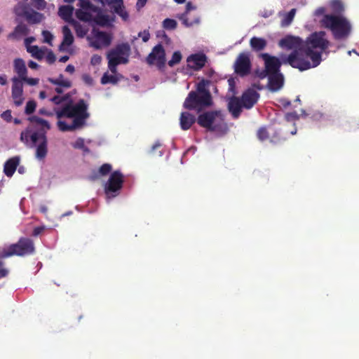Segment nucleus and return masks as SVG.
<instances>
[{"label":"nucleus","mask_w":359,"mask_h":359,"mask_svg":"<svg viewBox=\"0 0 359 359\" xmlns=\"http://www.w3.org/2000/svg\"><path fill=\"white\" fill-rule=\"evenodd\" d=\"M112 170V166L109 163H104L102 165L97 171H94L90 175V178L92 180H96L101 176L107 175Z\"/></svg>","instance_id":"nucleus-27"},{"label":"nucleus","mask_w":359,"mask_h":359,"mask_svg":"<svg viewBox=\"0 0 359 359\" xmlns=\"http://www.w3.org/2000/svg\"><path fill=\"white\" fill-rule=\"evenodd\" d=\"M27 50L32 54V57L39 60H42L44 56V53L37 46H27Z\"/></svg>","instance_id":"nucleus-35"},{"label":"nucleus","mask_w":359,"mask_h":359,"mask_svg":"<svg viewBox=\"0 0 359 359\" xmlns=\"http://www.w3.org/2000/svg\"><path fill=\"white\" fill-rule=\"evenodd\" d=\"M177 23L176 20L170 18H166L163 21V27L165 29L173 30L176 29Z\"/></svg>","instance_id":"nucleus-40"},{"label":"nucleus","mask_w":359,"mask_h":359,"mask_svg":"<svg viewBox=\"0 0 359 359\" xmlns=\"http://www.w3.org/2000/svg\"><path fill=\"white\" fill-rule=\"evenodd\" d=\"M283 85V76L279 72L269 74V88L272 91H277Z\"/></svg>","instance_id":"nucleus-19"},{"label":"nucleus","mask_w":359,"mask_h":359,"mask_svg":"<svg viewBox=\"0 0 359 359\" xmlns=\"http://www.w3.org/2000/svg\"><path fill=\"white\" fill-rule=\"evenodd\" d=\"M28 66L29 68L33 69H37L39 67L38 64L32 60H30L28 62Z\"/></svg>","instance_id":"nucleus-60"},{"label":"nucleus","mask_w":359,"mask_h":359,"mask_svg":"<svg viewBox=\"0 0 359 359\" xmlns=\"http://www.w3.org/2000/svg\"><path fill=\"white\" fill-rule=\"evenodd\" d=\"M35 245L34 241L29 238L21 237L16 243L11 244L0 250V258L11 256L24 257L34 254Z\"/></svg>","instance_id":"nucleus-7"},{"label":"nucleus","mask_w":359,"mask_h":359,"mask_svg":"<svg viewBox=\"0 0 359 359\" xmlns=\"http://www.w3.org/2000/svg\"><path fill=\"white\" fill-rule=\"evenodd\" d=\"M107 58L109 61H114L118 62V65L120 64H127L129 61L128 58L126 57H123L118 55H111V50L107 54Z\"/></svg>","instance_id":"nucleus-37"},{"label":"nucleus","mask_w":359,"mask_h":359,"mask_svg":"<svg viewBox=\"0 0 359 359\" xmlns=\"http://www.w3.org/2000/svg\"><path fill=\"white\" fill-rule=\"evenodd\" d=\"M42 35L43 36V41L48 43H50L53 39V34L49 31L43 30L42 32Z\"/></svg>","instance_id":"nucleus-45"},{"label":"nucleus","mask_w":359,"mask_h":359,"mask_svg":"<svg viewBox=\"0 0 359 359\" xmlns=\"http://www.w3.org/2000/svg\"><path fill=\"white\" fill-rule=\"evenodd\" d=\"M251 68L252 63L250 53L248 52L241 53L233 64L234 72L238 76L244 77L250 74Z\"/></svg>","instance_id":"nucleus-12"},{"label":"nucleus","mask_w":359,"mask_h":359,"mask_svg":"<svg viewBox=\"0 0 359 359\" xmlns=\"http://www.w3.org/2000/svg\"><path fill=\"white\" fill-rule=\"evenodd\" d=\"M138 35H139V36L142 37V41L144 42L148 41L150 38V34H149V31H147V30H144L143 32H140Z\"/></svg>","instance_id":"nucleus-51"},{"label":"nucleus","mask_w":359,"mask_h":359,"mask_svg":"<svg viewBox=\"0 0 359 359\" xmlns=\"http://www.w3.org/2000/svg\"><path fill=\"white\" fill-rule=\"evenodd\" d=\"M28 26L22 22L19 23L14 30L8 35V39H20L22 36L29 34Z\"/></svg>","instance_id":"nucleus-20"},{"label":"nucleus","mask_w":359,"mask_h":359,"mask_svg":"<svg viewBox=\"0 0 359 359\" xmlns=\"http://www.w3.org/2000/svg\"><path fill=\"white\" fill-rule=\"evenodd\" d=\"M35 41V38L34 36H29L25 39V43L27 46H29V45L34 42Z\"/></svg>","instance_id":"nucleus-59"},{"label":"nucleus","mask_w":359,"mask_h":359,"mask_svg":"<svg viewBox=\"0 0 359 359\" xmlns=\"http://www.w3.org/2000/svg\"><path fill=\"white\" fill-rule=\"evenodd\" d=\"M20 163V158L14 156L6 161L4 166V172L7 177H12Z\"/></svg>","instance_id":"nucleus-22"},{"label":"nucleus","mask_w":359,"mask_h":359,"mask_svg":"<svg viewBox=\"0 0 359 359\" xmlns=\"http://www.w3.org/2000/svg\"><path fill=\"white\" fill-rule=\"evenodd\" d=\"M39 114L41 115H45L48 116H52L53 113L47 111L45 108H41L39 110Z\"/></svg>","instance_id":"nucleus-57"},{"label":"nucleus","mask_w":359,"mask_h":359,"mask_svg":"<svg viewBox=\"0 0 359 359\" xmlns=\"http://www.w3.org/2000/svg\"><path fill=\"white\" fill-rule=\"evenodd\" d=\"M13 12L16 16L24 18L29 25L40 24L46 18L44 14L36 11L27 3L18 2Z\"/></svg>","instance_id":"nucleus-8"},{"label":"nucleus","mask_w":359,"mask_h":359,"mask_svg":"<svg viewBox=\"0 0 359 359\" xmlns=\"http://www.w3.org/2000/svg\"><path fill=\"white\" fill-rule=\"evenodd\" d=\"M118 81V78L114 75H109L107 73H104L101 78V83L103 85L107 83L116 84Z\"/></svg>","instance_id":"nucleus-38"},{"label":"nucleus","mask_w":359,"mask_h":359,"mask_svg":"<svg viewBox=\"0 0 359 359\" xmlns=\"http://www.w3.org/2000/svg\"><path fill=\"white\" fill-rule=\"evenodd\" d=\"M102 62V57L97 54H95L90 59V64L93 66L99 65Z\"/></svg>","instance_id":"nucleus-48"},{"label":"nucleus","mask_w":359,"mask_h":359,"mask_svg":"<svg viewBox=\"0 0 359 359\" xmlns=\"http://www.w3.org/2000/svg\"><path fill=\"white\" fill-rule=\"evenodd\" d=\"M82 79H83V81L86 83H87V84H88V85H92V84L93 83V79H92V77H91L90 75H88V74H83V75L82 76Z\"/></svg>","instance_id":"nucleus-54"},{"label":"nucleus","mask_w":359,"mask_h":359,"mask_svg":"<svg viewBox=\"0 0 359 359\" xmlns=\"http://www.w3.org/2000/svg\"><path fill=\"white\" fill-rule=\"evenodd\" d=\"M295 13H296L295 8H292L288 13H287L281 21V25L283 27H287V26L290 25L292 23V22L294 18Z\"/></svg>","instance_id":"nucleus-36"},{"label":"nucleus","mask_w":359,"mask_h":359,"mask_svg":"<svg viewBox=\"0 0 359 359\" xmlns=\"http://www.w3.org/2000/svg\"><path fill=\"white\" fill-rule=\"evenodd\" d=\"M14 70L18 74L19 79H21L27 74V69L22 59L17 58L14 60Z\"/></svg>","instance_id":"nucleus-28"},{"label":"nucleus","mask_w":359,"mask_h":359,"mask_svg":"<svg viewBox=\"0 0 359 359\" xmlns=\"http://www.w3.org/2000/svg\"><path fill=\"white\" fill-rule=\"evenodd\" d=\"M48 81L54 85L66 88H69L72 86V82L68 79H65L62 74H60L57 79L49 78Z\"/></svg>","instance_id":"nucleus-30"},{"label":"nucleus","mask_w":359,"mask_h":359,"mask_svg":"<svg viewBox=\"0 0 359 359\" xmlns=\"http://www.w3.org/2000/svg\"><path fill=\"white\" fill-rule=\"evenodd\" d=\"M250 46L252 50L259 52L265 49L267 46V41L264 38L253 36L250 40Z\"/></svg>","instance_id":"nucleus-26"},{"label":"nucleus","mask_w":359,"mask_h":359,"mask_svg":"<svg viewBox=\"0 0 359 359\" xmlns=\"http://www.w3.org/2000/svg\"><path fill=\"white\" fill-rule=\"evenodd\" d=\"M267 75H269V73H268V72H266V69H265L264 70L262 71V72L258 74V76H259L260 79H264V78H265Z\"/></svg>","instance_id":"nucleus-64"},{"label":"nucleus","mask_w":359,"mask_h":359,"mask_svg":"<svg viewBox=\"0 0 359 359\" xmlns=\"http://www.w3.org/2000/svg\"><path fill=\"white\" fill-rule=\"evenodd\" d=\"M242 107H243V102L239 97L233 96L229 100L228 109L234 118L240 116Z\"/></svg>","instance_id":"nucleus-18"},{"label":"nucleus","mask_w":359,"mask_h":359,"mask_svg":"<svg viewBox=\"0 0 359 359\" xmlns=\"http://www.w3.org/2000/svg\"><path fill=\"white\" fill-rule=\"evenodd\" d=\"M326 11L325 8L324 7H319L315 11V15L316 16H320V15H325V13Z\"/></svg>","instance_id":"nucleus-56"},{"label":"nucleus","mask_w":359,"mask_h":359,"mask_svg":"<svg viewBox=\"0 0 359 359\" xmlns=\"http://www.w3.org/2000/svg\"><path fill=\"white\" fill-rule=\"evenodd\" d=\"M63 40L59 46L60 50H63L65 46H69L74 42V36L71 29L65 25L62 27Z\"/></svg>","instance_id":"nucleus-25"},{"label":"nucleus","mask_w":359,"mask_h":359,"mask_svg":"<svg viewBox=\"0 0 359 359\" xmlns=\"http://www.w3.org/2000/svg\"><path fill=\"white\" fill-rule=\"evenodd\" d=\"M259 94L253 88H248L241 96V101L243 107L245 109H251L257 102Z\"/></svg>","instance_id":"nucleus-17"},{"label":"nucleus","mask_w":359,"mask_h":359,"mask_svg":"<svg viewBox=\"0 0 359 359\" xmlns=\"http://www.w3.org/2000/svg\"><path fill=\"white\" fill-rule=\"evenodd\" d=\"M197 121L195 116L189 112L184 111L180 114V124L183 130H189L192 125Z\"/></svg>","instance_id":"nucleus-21"},{"label":"nucleus","mask_w":359,"mask_h":359,"mask_svg":"<svg viewBox=\"0 0 359 359\" xmlns=\"http://www.w3.org/2000/svg\"><path fill=\"white\" fill-rule=\"evenodd\" d=\"M278 102L284 108H287L291 104L290 101L285 98H281L278 100Z\"/></svg>","instance_id":"nucleus-55"},{"label":"nucleus","mask_w":359,"mask_h":359,"mask_svg":"<svg viewBox=\"0 0 359 359\" xmlns=\"http://www.w3.org/2000/svg\"><path fill=\"white\" fill-rule=\"evenodd\" d=\"M36 108V102L34 100H29L25 106V114L27 115H31L33 114Z\"/></svg>","instance_id":"nucleus-41"},{"label":"nucleus","mask_w":359,"mask_h":359,"mask_svg":"<svg viewBox=\"0 0 359 359\" xmlns=\"http://www.w3.org/2000/svg\"><path fill=\"white\" fill-rule=\"evenodd\" d=\"M187 62L189 68L198 71L205 65L207 57L203 53L192 54L187 57Z\"/></svg>","instance_id":"nucleus-16"},{"label":"nucleus","mask_w":359,"mask_h":359,"mask_svg":"<svg viewBox=\"0 0 359 359\" xmlns=\"http://www.w3.org/2000/svg\"><path fill=\"white\" fill-rule=\"evenodd\" d=\"M285 118L287 121H296L299 118V115L295 111L289 112L286 114Z\"/></svg>","instance_id":"nucleus-50"},{"label":"nucleus","mask_w":359,"mask_h":359,"mask_svg":"<svg viewBox=\"0 0 359 359\" xmlns=\"http://www.w3.org/2000/svg\"><path fill=\"white\" fill-rule=\"evenodd\" d=\"M330 8L336 15H341L344 11V7L340 0H332L330 4Z\"/></svg>","instance_id":"nucleus-34"},{"label":"nucleus","mask_w":359,"mask_h":359,"mask_svg":"<svg viewBox=\"0 0 359 359\" xmlns=\"http://www.w3.org/2000/svg\"><path fill=\"white\" fill-rule=\"evenodd\" d=\"M257 136L259 140H260L261 141H264V140H267L269 137V134L266 128L264 127H262V128H260L257 130Z\"/></svg>","instance_id":"nucleus-43"},{"label":"nucleus","mask_w":359,"mask_h":359,"mask_svg":"<svg viewBox=\"0 0 359 359\" xmlns=\"http://www.w3.org/2000/svg\"><path fill=\"white\" fill-rule=\"evenodd\" d=\"M198 124L208 131L224 135L228 131V126L224 115L220 111H209L198 115Z\"/></svg>","instance_id":"nucleus-6"},{"label":"nucleus","mask_w":359,"mask_h":359,"mask_svg":"<svg viewBox=\"0 0 359 359\" xmlns=\"http://www.w3.org/2000/svg\"><path fill=\"white\" fill-rule=\"evenodd\" d=\"M287 56L281 58L280 60L278 57L275 56L270 55L269 53H262L260 55V57L264 61L265 69L266 72H268L269 74L278 73L280 71V67L283 63V60H285Z\"/></svg>","instance_id":"nucleus-13"},{"label":"nucleus","mask_w":359,"mask_h":359,"mask_svg":"<svg viewBox=\"0 0 359 359\" xmlns=\"http://www.w3.org/2000/svg\"><path fill=\"white\" fill-rule=\"evenodd\" d=\"M21 81H23L26 82L27 84L30 86H36L39 83V79H34V78H28L27 76V74L23 76L21 79H20Z\"/></svg>","instance_id":"nucleus-44"},{"label":"nucleus","mask_w":359,"mask_h":359,"mask_svg":"<svg viewBox=\"0 0 359 359\" xmlns=\"http://www.w3.org/2000/svg\"><path fill=\"white\" fill-rule=\"evenodd\" d=\"M195 8L196 7L192 5L191 2L187 3L186 11L180 17V20L182 21L183 25L187 27H191L194 25H198L200 22L199 18H196L194 20H189V18H187L188 13L191 10H194Z\"/></svg>","instance_id":"nucleus-23"},{"label":"nucleus","mask_w":359,"mask_h":359,"mask_svg":"<svg viewBox=\"0 0 359 359\" xmlns=\"http://www.w3.org/2000/svg\"><path fill=\"white\" fill-rule=\"evenodd\" d=\"M1 116L4 121H6L8 123L11 122L12 121L11 111L10 109H7L5 111H4L1 114Z\"/></svg>","instance_id":"nucleus-47"},{"label":"nucleus","mask_w":359,"mask_h":359,"mask_svg":"<svg viewBox=\"0 0 359 359\" xmlns=\"http://www.w3.org/2000/svg\"><path fill=\"white\" fill-rule=\"evenodd\" d=\"M147 1V0H137V2L136 4L137 8L139 10L143 8L145 6Z\"/></svg>","instance_id":"nucleus-58"},{"label":"nucleus","mask_w":359,"mask_h":359,"mask_svg":"<svg viewBox=\"0 0 359 359\" xmlns=\"http://www.w3.org/2000/svg\"><path fill=\"white\" fill-rule=\"evenodd\" d=\"M44 229H45L44 226H40L35 227L33 230L32 236H35V237L39 236L44 231Z\"/></svg>","instance_id":"nucleus-53"},{"label":"nucleus","mask_w":359,"mask_h":359,"mask_svg":"<svg viewBox=\"0 0 359 359\" xmlns=\"http://www.w3.org/2000/svg\"><path fill=\"white\" fill-rule=\"evenodd\" d=\"M65 71L70 74H73L75 71V68L72 65H68L66 67Z\"/></svg>","instance_id":"nucleus-61"},{"label":"nucleus","mask_w":359,"mask_h":359,"mask_svg":"<svg viewBox=\"0 0 359 359\" xmlns=\"http://www.w3.org/2000/svg\"><path fill=\"white\" fill-rule=\"evenodd\" d=\"M124 182V177L120 170H116L111 173L108 181L104 185V192L107 196L114 197L122 189Z\"/></svg>","instance_id":"nucleus-10"},{"label":"nucleus","mask_w":359,"mask_h":359,"mask_svg":"<svg viewBox=\"0 0 359 359\" xmlns=\"http://www.w3.org/2000/svg\"><path fill=\"white\" fill-rule=\"evenodd\" d=\"M87 39L90 46L95 49H100L102 47H108L111 43L112 37L109 34L94 28L91 36H88Z\"/></svg>","instance_id":"nucleus-11"},{"label":"nucleus","mask_w":359,"mask_h":359,"mask_svg":"<svg viewBox=\"0 0 359 359\" xmlns=\"http://www.w3.org/2000/svg\"><path fill=\"white\" fill-rule=\"evenodd\" d=\"M320 23L323 27L332 32L336 40L346 39L351 32L350 22L342 15H325Z\"/></svg>","instance_id":"nucleus-5"},{"label":"nucleus","mask_w":359,"mask_h":359,"mask_svg":"<svg viewBox=\"0 0 359 359\" xmlns=\"http://www.w3.org/2000/svg\"><path fill=\"white\" fill-rule=\"evenodd\" d=\"M330 45L324 31L314 32L304 40L297 36L286 35L278 41V46L292 52L283 60L284 64L303 72L318 67L322 55Z\"/></svg>","instance_id":"nucleus-1"},{"label":"nucleus","mask_w":359,"mask_h":359,"mask_svg":"<svg viewBox=\"0 0 359 359\" xmlns=\"http://www.w3.org/2000/svg\"><path fill=\"white\" fill-rule=\"evenodd\" d=\"M73 12L74 7L72 6H61L58 10V15L65 22H67L71 24L72 22V20H74L72 18Z\"/></svg>","instance_id":"nucleus-24"},{"label":"nucleus","mask_w":359,"mask_h":359,"mask_svg":"<svg viewBox=\"0 0 359 359\" xmlns=\"http://www.w3.org/2000/svg\"><path fill=\"white\" fill-rule=\"evenodd\" d=\"M111 8L114 10V13L119 15L124 21H127L128 20L129 15L128 12L126 11L123 5V1H122L121 4L118 3L111 7Z\"/></svg>","instance_id":"nucleus-31"},{"label":"nucleus","mask_w":359,"mask_h":359,"mask_svg":"<svg viewBox=\"0 0 359 359\" xmlns=\"http://www.w3.org/2000/svg\"><path fill=\"white\" fill-rule=\"evenodd\" d=\"M213 104L212 99L206 96L201 95L197 92L191 90L185 99L183 107L189 110H196L201 111L205 108L212 106Z\"/></svg>","instance_id":"nucleus-9"},{"label":"nucleus","mask_w":359,"mask_h":359,"mask_svg":"<svg viewBox=\"0 0 359 359\" xmlns=\"http://www.w3.org/2000/svg\"><path fill=\"white\" fill-rule=\"evenodd\" d=\"M155 61H157L159 67L164 66L165 63V52L161 43L155 46L147 57V62L149 65L154 64Z\"/></svg>","instance_id":"nucleus-14"},{"label":"nucleus","mask_w":359,"mask_h":359,"mask_svg":"<svg viewBox=\"0 0 359 359\" xmlns=\"http://www.w3.org/2000/svg\"><path fill=\"white\" fill-rule=\"evenodd\" d=\"M27 120L37 130L32 132L31 127H27L21 133L20 141L27 145L30 140L31 147H36L35 157L39 160H43L48 154L46 133L50 129V123L37 116H29Z\"/></svg>","instance_id":"nucleus-2"},{"label":"nucleus","mask_w":359,"mask_h":359,"mask_svg":"<svg viewBox=\"0 0 359 359\" xmlns=\"http://www.w3.org/2000/svg\"><path fill=\"white\" fill-rule=\"evenodd\" d=\"M83 140L81 139L78 140L74 145V147L76 148H82L83 147Z\"/></svg>","instance_id":"nucleus-63"},{"label":"nucleus","mask_w":359,"mask_h":359,"mask_svg":"<svg viewBox=\"0 0 359 359\" xmlns=\"http://www.w3.org/2000/svg\"><path fill=\"white\" fill-rule=\"evenodd\" d=\"M118 65V62H116L114 61H109L108 62V67L109 69V70L114 73V74H116V72H117V69H116V67Z\"/></svg>","instance_id":"nucleus-52"},{"label":"nucleus","mask_w":359,"mask_h":359,"mask_svg":"<svg viewBox=\"0 0 359 359\" xmlns=\"http://www.w3.org/2000/svg\"><path fill=\"white\" fill-rule=\"evenodd\" d=\"M130 48L128 43H121L116 46V47L111 50V55H118L128 58L130 55Z\"/></svg>","instance_id":"nucleus-29"},{"label":"nucleus","mask_w":359,"mask_h":359,"mask_svg":"<svg viewBox=\"0 0 359 359\" xmlns=\"http://www.w3.org/2000/svg\"><path fill=\"white\" fill-rule=\"evenodd\" d=\"M182 54L180 51L174 52L172 55V58L168 61V65L170 67H173L175 65L180 63L182 60Z\"/></svg>","instance_id":"nucleus-42"},{"label":"nucleus","mask_w":359,"mask_h":359,"mask_svg":"<svg viewBox=\"0 0 359 359\" xmlns=\"http://www.w3.org/2000/svg\"><path fill=\"white\" fill-rule=\"evenodd\" d=\"M79 6L80 8L76 10L75 15L79 20L85 22H93L100 26L110 24L109 15L102 14L100 8L89 0H79Z\"/></svg>","instance_id":"nucleus-4"},{"label":"nucleus","mask_w":359,"mask_h":359,"mask_svg":"<svg viewBox=\"0 0 359 359\" xmlns=\"http://www.w3.org/2000/svg\"><path fill=\"white\" fill-rule=\"evenodd\" d=\"M7 83V78L6 75H0V84L5 86Z\"/></svg>","instance_id":"nucleus-62"},{"label":"nucleus","mask_w":359,"mask_h":359,"mask_svg":"<svg viewBox=\"0 0 359 359\" xmlns=\"http://www.w3.org/2000/svg\"><path fill=\"white\" fill-rule=\"evenodd\" d=\"M210 83L208 80L203 79L197 84L196 91L201 95L206 96L207 95L210 98H212V95L208 89L206 88V86Z\"/></svg>","instance_id":"nucleus-33"},{"label":"nucleus","mask_w":359,"mask_h":359,"mask_svg":"<svg viewBox=\"0 0 359 359\" xmlns=\"http://www.w3.org/2000/svg\"><path fill=\"white\" fill-rule=\"evenodd\" d=\"M71 25L74 26L77 37L83 38L88 33V29L81 25L76 20H72Z\"/></svg>","instance_id":"nucleus-32"},{"label":"nucleus","mask_w":359,"mask_h":359,"mask_svg":"<svg viewBox=\"0 0 359 359\" xmlns=\"http://www.w3.org/2000/svg\"><path fill=\"white\" fill-rule=\"evenodd\" d=\"M58 119L62 118H73L72 124H67L65 121H58L57 126L62 132L72 131L77 128H82L90 114L88 112V104L83 99L79 100L76 104L69 102L62 107L61 109L55 111Z\"/></svg>","instance_id":"nucleus-3"},{"label":"nucleus","mask_w":359,"mask_h":359,"mask_svg":"<svg viewBox=\"0 0 359 359\" xmlns=\"http://www.w3.org/2000/svg\"><path fill=\"white\" fill-rule=\"evenodd\" d=\"M46 60L47 62L50 65L53 64L55 62L56 57L52 50H50L48 52V53L46 56Z\"/></svg>","instance_id":"nucleus-49"},{"label":"nucleus","mask_w":359,"mask_h":359,"mask_svg":"<svg viewBox=\"0 0 359 359\" xmlns=\"http://www.w3.org/2000/svg\"><path fill=\"white\" fill-rule=\"evenodd\" d=\"M67 99V96L60 97L59 95H55L50 99V101L55 104H60Z\"/></svg>","instance_id":"nucleus-46"},{"label":"nucleus","mask_w":359,"mask_h":359,"mask_svg":"<svg viewBox=\"0 0 359 359\" xmlns=\"http://www.w3.org/2000/svg\"><path fill=\"white\" fill-rule=\"evenodd\" d=\"M13 85L11 90V96L15 106L19 107L24 102L23 86L21 81L17 77L12 79Z\"/></svg>","instance_id":"nucleus-15"},{"label":"nucleus","mask_w":359,"mask_h":359,"mask_svg":"<svg viewBox=\"0 0 359 359\" xmlns=\"http://www.w3.org/2000/svg\"><path fill=\"white\" fill-rule=\"evenodd\" d=\"M30 6L38 11H43L47 7V2L45 0H30Z\"/></svg>","instance_id":"nucleus-39"}]
</instances>
